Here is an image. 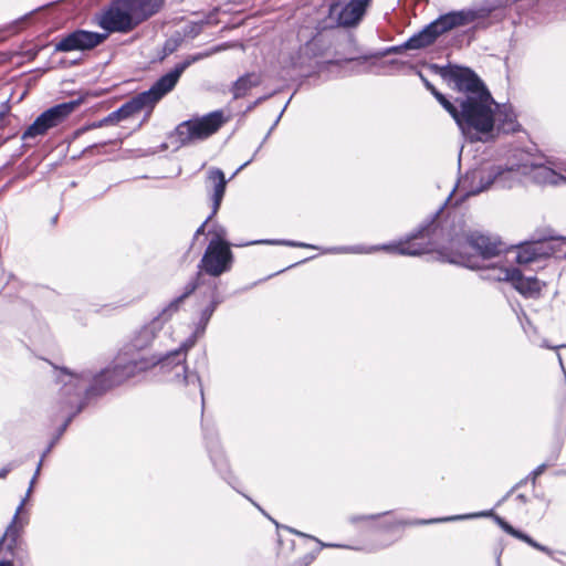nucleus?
I'll return each instance as SVG.
<instances>
[{"instance_id":"obj_46","label":"nucleus","mask_w":566,"mask_h":566,"mask_svg":"<svg viewBox=\"0 0 566 566\" xmlns=\"http://www.w3.org/2000/svg\"><path fill=\"white\" fill-rule=\"evenodd\" d=\"M218 11H219V9H218V8H214V9L209 13V15H208V18H207V23H209V22L212 20V18L218 13Z\"/></svg>"},{"instance_id":"obj_32","label":"nucleus","mask_w":566,"mask_h":566,"mask_svg":"<svg viewBox=\"0 0 566 566\" xmlns=\"http://www.w3.org/2000/svg\"><path fill=\"white\" fill-rule=\"evenodd\" d=\"M548 244L552 248L551 256L566 259V237L552 238L548 240Z\"/></svg>"},{"instance_id":"obj_25","label":"nucleus","mask_w":566,"mask_h":566,"mask_svg":"<svg viewBox=\"0 0 566 566\" xmlns=\"http://www.w3.org/2000/svg\"><path fill=\"white\" fill-rule=\"evenodd\" d=\"M480 270H484L483 279L491 280V281H505L510 282L512 281L514 276V272L516 271V268L514 266H500V265H486L484 263V266Z\"/></svg>"},{"instance_id":"obj_22","label":"nucleus","mask_w":566,"mask_h":566,"mask_svg":"<svg viewBox=\"0 0 566 566\" xmlns=\"http://www.w3.org/2000/svg\"><path fill=\"white\" fill-rule=\"evenodd\" d=\"M511 284L516 291L527 297L537 296L542 290L541 282L536 277H525L518 269L514 272Z\"/></svg>"},{"instance_id":"obj_34","label":"nucleus","mask_w":566,"mask_h":566,"mask_svg":"<svg viewBox=\"0 0 566 566\" xmlns=\"http://www.w3.org/2000/svg\"><path fill=\"white\" fill-rule=\"evenodd\" d=\"M419 75L426 88L430 91V93L434 96L439 104L446 109L447 105L450 103L451 99L446 97L442 93H440L421 73H419Z\"/></svg>"},{"instance_id":"obj_40","label":"nucleus","mask_w":566,"mask_h":566,"mask_svg":"<svg viewBox=\"0 0 566 566\" xmlns=\"http://www.w3.org/2000/svg\"><path fill=\"white\" fill-rule=\"evenodd\" d=\"M17 462H10L0 470V479H4L15 467Z\"/></svg>"},{"instance_id":"obj_13","label":"nucleus","mask_w":566,"mask_h":566,"mask_svg":"<svg viewBox=\"0 0 566 566\" xmlns=\"http://www.w3.org/2000/svg\"><path fill=\"white\" fill-rule=\"evenodd\" d=\"M206 188L211 200V213L195 232V238L205 233L206 226L217 214L226 193L227 179L224 172L216 167L207 171Z\"/></svg>"},{"instance_id":"obj_4","label":"nucleus","mask_w":566,"mask_h":566,"mask_svg":"<svg viewBox=\"0 0 566 566\" xmlns=\"http://www.w3.org/2000/svg\"><path fill=\"white\" fill-rule=\"evenodd\" d=\"M149 370V363L143 360V356L134 357L128 352H123L117 357L115 364L101 373L93 375L90 370H83L80 374L69 371L75 376L76 387L71 392L81 390V396L87 403V400L105 394L107 390L122 385L127 379L135 377L139 373Z\"/></svg>"},{"instance_id":"obj_21","label":"nucleus","mask_w":566,"mask_h":566,"mask_svg":"<svg viewBox=\"0 0 566 566\" xmlns=\"http://www.w3.org/2000/svg\"><path fill=\"white\" fill-rule=\"evenodd\" d=\"M221 303V300L219 297V293H218V286L217 284L214 283L210 290V294H209V303L208 305H206L201 312H200V317H199V321L198 323L196 324V328H195V335L196 336H201L205 334L206 332V328L209 324V321L210 318L212 317L217 306Z\"/></svg>"},{"instance_id":"obj_1","label":"nucleus","mask_w":566,"mask_h":566,"mask_svg":"<svg viewBox=\"0 0 566 566\" xmlns=\"http://www.w3.org/2000/svg\"><path fill=\"white\" fill-rule=\"evenodd\" d=\"M379 250L409 256L438 252L444 261L475 270L483 268L484 262L497 256L504 248L495 238L471 230L462 216L450 213L442 206L403 241L374 247L325 248L322 253L368 254Z\"/></svg>"},{"instance_id":"obj_16","label":"nucleus","mask_w":566,"mask_h":566,"mask_svg":"<svg viewBox=\"0 0 566 566\" xmlns=\"http://www.w3.org/2000/svg\"><path fill=\"white\" fill-rule=\"evenodd\" d=\"M491 515H492L491 511H483V512H476V513L452 515V516H447V517H437V518H429V520H416V521L385 520V521L378 523L375 526V528L378 531L389 532L397 527L406 526V525L438 524V523L463 521V520H471V518H478V517H488Z\"/></svg>"},{"instance_id":"obj_52","label":"nucleus","mask_w":566,"mask_h":566,"mask_svg":"<svg viewBox=\"0 0 566 566\" xmlns=\"http://www.w3.org/2000/svg\"><path fill=\"white\" fill-rule=\"evenodd\" d=\"M495 522L497 523V525L501 527L503 525V523L505 522V520H503L502 517L500 516H495Z\"/></svg>"},{"instance_id":"obj_61","label":"nucleus","mask_w":566,"mask_h":566,"mask_svg":"<svg viewBox=\"0 0 566 566\" xmlns=\"http://www.w3.org/2000/svg\"><path fill=\"white\" fill-rule=\"evenodd\" d=\"M261 149V146H258V148L255 149V154L259 153Z\"/></svg>"},{"instance_id":"obj_18","label":"nucleus","mask_w":566,"mask_h":566,"mask_svg":"<svg viewBox=\"0 0 566 566\" xmlns=\"http://www.w3.org/2000/svg\"><path fill=\"white\" fill-rule=\"evenodd\" d=\"M514 253V260L518 264H527L539 259L551 256L552 248L548 244V240H537L532 242L521 243L516 250L510 251Z\"/></svg>"},{"instance_id":"obj_31","label":"nucleus","mask_w":566,"mask_h":566,"mask_svg":"<svg viewBox=\"0 0 566 566\" xmlns=\"http://www.w3.org/2000/svg\"><path fill=\"white\" fill-rule=\"evenodd\" d=\"M249 244H274V245H286L292 248H303V249H312L317 250L319 249L317 245L300 242V241H292V240H258L252 241L249 243H244V245ZM239 247H243V244H238Z\"/></svg>"},{"instance_id":"obj_33","label":"nucleus","mask_w":566,"mask_h":566,"mask_svg":"<svg viewBox=\"0 0 566 566\" xmlns=\"http://www.w3.org/2000/svg\"><path fill=\"white\" fill-rule=\"evenodd\" d=\"M209 234L212 235L210 241H217L222 244V247H230V243L227 241V230L224 227L220 224H213L211 229H209Z\"/></svg>"},{"instance_id":"obj_30","label":"nucleus","mask_w":566,"mask_h":566,"mask_svg":"<svg viewBox=\"0 0 566 566\" xmlns=\"http://www.w3.org/2000/svg\"><path fill=\"white\" fill-rule=\"evenodd\" d=\"M501 528L506 532L507 534L512 535L513 537L515 538H518L523 542H525L526 544H528L530 546H532L533 548L537 549V551H541L549 556L553 555V551L547 547V546H544L539 543H537L536 541H534L531 536H528L527 534L514 528L511 524H509L506 521L503 523V525L501 526Z\"/></svg>"},{"instance_id":"obj_26","label":"nucleus","mask_w":566,"mask_h":566,"mask_svg":"<svg viewBox=\"0 0 566 566\" xmlns=\"http://www.w3.org/2000/svg\"><path fill=\"white\" fill-rule=\"evenodd\" d=\"M328 49V44L319 34L314 35L310 41L301 46L300 53L308 59L323 56Z\"/></svg>"},{"instance_id":"obj_27","label":"nucleus","mask_w":566,"mask_h":566,"mask_svg":"<svg viewBox=\"0 0 566 566\" xmlns=\"http://www.w3.org/2000/svg\"><path fill=\"white\" fill-rule=\"evenodd\" d=\"M208 451L216 469L220 472L223 479H227V474L229 473V465L222 451L219 448L217 440L211 439L208 441Z\"/></svg>"},{"instance_id":"obj_12","label":"nucleus","mask_w":566,"mask_h":566,"mask_svg":"<svg viewBox=\"0 0 566 566\" xmlns=\"http://www.w3.org/2000/svg\"><path fill=\"white\" fill-rule=\"evenodd\" d=\"M233 264V253L230 247H222L217 241H209L206 251L198 264L200 277L206 273L212 277H218L231 270Z\"/></svg>"},{"instance_id":"obj_56","label":"nucleus","mask_w":566,"mask_h":566,"mask_svg":"<svg viewBox=\"0 0 566 566\" xmlns=\"http://www.w3.org/2000/svg\"><path fill=\"white\" fill-rule=\"evenodd\" d=\"M289 531L292 532V533H295L297 535H301V536H306L305 534H303V533H301L298 531L292 530V528H289Z\"/></svg>"},{"instance_id":"obj_23","label":"nucleus","mask_w":566,"mask_h":566,"mask_svg":"<svg viewBox=\"0 0 566 566\" xmlns=\"http://www.w3.org/2000/svg\"><path fill=\"white\" fill-rule=\"evenodd\" d=\"M25 503H27V499H22L15 510V513L13 515L11 523L7 527L4 535L0 541L1 543L4 541H8L10 548L17 544V541L20 537L21 531L28 523V520L20 517V514H21Z\"/></svg>"},{"instance_id":"obj_5","label":"nucleus","mask_w":566,"mask_h":566,"mask_svg":"<svg viewBox=\"0 0 566 566\" xmlns=\"http://www.w3.org/2000/svg\"><path fill=\"white\" fill-rule=\"evenodd\" d=\"M224 49L223 45L212 48L209 52L189 56L185 61L175 65L172 70L160 76L149 90L138 93L118 109L114 111L118 120L126 119L144 109L150 112L155 105L178 83L181 74L193 63L202 57L218 53Z\"/></svg>"},{"instance_id":"obj_51","label":"nucleus","mask_w":566,"mask_h":566,"mask_svg":"<svg viewBox=\"0 0 566 566\" xmlns=\"http://www.w3.org/2000/svg\"><path fill=\"white\" fill-rule=\"evenodd\" d=\"M32 492H33V488H31V484H29L25 496L23 499L28 500L30 497V495L32 494Z\"/></svg>"},{"instance_id":"obj_64","label":"nucleus","mask_w":566,"mask_h":566,"mask_svg":"<svg viewBox=\"0 0 566 566\" xmlns=\"http://www.w3.org/2000/svg\"><path fill=\"white\" fill-rule=\"evenodd\" d=\"M274 126L275 125L271 126V129H269V133H272V129H274Z\"/></svg>"},{"instance_id":"obj_10","label":"nucleus","mask_w":566,"mask_h":566,"mask_svg":"<svg viewBox=\"0 0 566 566\" xmlns=\"http://www.w3.org/2000/svg\"><path fill=\"white\" fill-rule=\"evenodd\" d=\"M227 122L222 111H213L205 116L195 117L180 123L171 138L178 146H186L198 140H203L213 135Z\"/></svg>"},{"instance_id":"obj_17","label":"nucleus","mask_w":566,"mask_h":566,"mask_svg":"<svg viewBox=\"0 0 566 566\" xmlns=\"http://www.w3.org/2000/svg\"><path fill=\"white\" fill-rule=\"evenodd\" d=\"M497 172L492 171V166L481 167L469 171L463 180L465 197L475 196L494 186Z\"/></svg>"},{"instance_id":"obj_20","label":"nucleus","mask_w":566,"mask_h":566,"mask_svg":"<svg viewBox=\"0 0 566 566\" xmlns=\"http://www.w3.org/2000/svg\"><path fill=\"white\" fill-rule=\"evenodd\" d=\"M199 285L200 273H197L196 276L185 285L182 293L171 300L155 318H161L163 325L165 326L170 318L179 312L185 301L198 289Z\"/></svg>"},{"instance_id":"obj_35","label":"nucleus","mask_w":566,"mask_h":566,"mask_svg":"<svg viewBox=\"0 0 566 566\" xmlns=\"http://www.w3.org/2000/svg\"><path fill=\"white\" fill-rule=\"evenodd\" d=\"M389 514V512H384V513H378V514H370V515H352L349 516V522L352 524H356L360 521H374V520H378L385 515Z\"/></svg>"},{"instance_id":"obj_7","label":"nucleus","mask_w":566,"mask_h":566,"mask_svg":"<svg viewBox=\"0 0 566 566\" xmlns=\"http://www.w3.org/2000/svg\"><path fill=\"white\" fill-rule=\"evenodd\" d=\"M490 10L480 9H463L460 11H451L440 15L438 19L426 25L421 31L410 36L405 46L409 50L424 49L438 39L439 35L447 33L458 27L468 25L479 19H484L489 15Z\"/></svg>"},{"instance_id":"obj_19","label":"nucleus","mask_w":566,"mask_h":566,"mask_svg":"<svg viewBox=\"0 0 566 566\" xmlns=\"http://www.w3.org/2000/svg\"><path fill=\"white\" fill-rule=\"evenodd\" d=\"M136 27L146 21L163 7V0H120Z\"/></svg>"},{"instance_id":"obj_43","label":"nucleus","mask_w":566,"mask_h":566,"mask_svg":"<svg viewBox=\"0 0 566 566\" xmlns=\"http://www.w3.org/2000/svg\"><path fill=\"white\" fill-rule=\"evenodd\" d=\"M45 457H43V454L41 455V459L36 465V469H35V476H39L40 475V472H41V468L43 465V460H44Z\"/></svg>"},{"instance_id":"obj_63","label":"nucleus","mask_w":566,"mask_h":566,"mask_svg":"<svg viewBox=\"0 0 566 566\" xmlns=\"http://www.w3.org/2000/svg\"><path fill=\"white\" fill-rule=\"evenodd\" d=\"M261 149V146H258V148L255 149V154L259 153Z\"/></svg>"},{"instance_id":"obj_45","label":"nucleus","mask_w":566,"mask_h":566,"mask_svg":"<svg viewBox=\"0 0 566 566\" xmlns=\"http://www.w3.org/2000/svg\"><path fill=\"white\" fill-rule=\"evenodd\" d=\"M105 125H108V122H105V117L103 119H101L99 122L97 123H94L92 125L93 128H98V127H102V126H105Z\"/></svg>"},{"instance_id":"obj_58","label":"nucleus","mask_w":566,"mask_h":566,"mask_svg":"<svg viewBox=\"0 0 566 566\" xmlns=\"http://www.w3.org/2000/svg\"><path fill=\"white\" fill-rule=\"evenodd\" d=\"M517 486H513L512 490L509 492L510 494L516 490Z\"/></svg>"},{"instance_id":"obj_15","label":"nucleus","mask_w":566,"mask_h":566,"mask_svg":"<svg viewBox=\"0 0 566 566\" xmlns=\"http://www.w3.org/2000/svg\"><path fill=\"white\" fill-rule=\"evenodd\" d=\"M161 334H168V331H165V326L163 325V319L153 318L135 333L125 352H128V354L133 356V352H140L150 347L160 338Z\"/></svg>"},{"instance_id":"obj_3","label":"nucleus","mask_w":566,"mask_h":566,"mask_svg":"<svg viewBox=\"0 0 566 566\" xmlns=\"http://www.w3.org/2000/svg\"><path fill=\"white\" fill-rule=\"evenodd\" d=\"M97 24L107 33H98L77 29L63 35L55 44V52L87 51L102 44L108 33H128L136 28L120 0H113L97 17Z\"/></svg>"},{"instance_id":"obj_9","label":"nucleus","mask_w":566,"mask_h":566,"mask_svg":"<svg viewBox=\"0 0 566 566\" xmlns=\"http://www.w3.org/2000/svg\"><path fill=\"white\" fill-rule=\"evenodd\" d=\"M492 171L497 172L494 178V187L510 189L521 181L523 176H532L534 180L543 184H557L559 180L566 181V174L558 175L553 169L536 164H513L511 167L492 165Z\"/></svg>"},{"instance_id":"obj_11","label":"nucleus","mask_w":566,"mask_h":566,"mask_svg":"<svg viewBox=\"0 0 566 566\" xmlns=\"http://www.w3.org/2000/svg\"><path fill=\"white\" fill-rule=\"evenodd\" d=\"M81 104L80 99L64 102L50 107L41 113L35 120L24 130L21 139L25 143L43 136L49 129L62 124Z\"/></svg>"},{"instance_id":"obj_48","label":"nucleus","mask_w":566,"mask_h":566,"mask_svg":"<svg viewBox=\"0 0 566 566\" xmlns=\"http://www.w3.org/2000/svg\"><path fill=\"white\" fill-rule=\"evenodd\" d=\"M565 345H560V346H551L546 340L543 342L542 344V347H545V348H554V349H558L560 347H564Z\"/></svg>"},{"instance_id":"obj_24","label":"nucleus","mask_w":566,"mask_h":566,"mask_svg":"<svg viewBox=\"0 0 566 566\" xmlns=\"http://www.w3.org/2000/svg\"><path fill=\"white\" fill-rule=\"evenodd\" d=\"M262 77L259 73L251 72L240 76L231 87V92L233 94V98H242L244 97L249 91L253 87H256L261 84Z\"/></svg>"},{"instance_id":"obj_55","label":"nucleus","mask_w":566,"mask_h":566,"mask_svg":"<svg viewBox=\"0 0 566 566\" xmlns=\"http://www.w3.org/2000/svg\"><path fill=\"white\" fill-rule=\"evenodd\" d=\"M287 104H289V102L285 104V106H284L283 111H282V112H281V114L277 116V118H276V120H275L274 125H276V124H277V122L281 119V116H282L283 112L285 111V108H286Z\"/></svg>"},{"instance_id":"obj_36","label":"nucleus","mask_w":566,"mask_h":566,"mask_svg":"<svg viewBox=\"0 0 566 566\" xmlns=\"http://www.w3.org/2000/svg\"><path fill=\"white\" fill-rule=\"evenodd\" d=\"M316 558L315 553H310L303 556L300 560L295 563V566H308Z\"/></svg>"},{"instance_id":"obj_50","label":"nucleus","mask_w":566,"mask_h":566,"mask_svg":"<svg viewBox=\"0 0 566 566\" xmlns=\"http://www.w3.org/2000/svg\"><path fill=\"white\" fill-rule=\"evenodd\" d=\"M32 492H33V488H31V484H29L25 496L23 499L28 500L30 497V495L32 494Z\"/></svg>"},{"instance_id":"obj_29","label":"nucleus","mask_w":566,"mask_h":566,"mask_svg":"<svg viewBox=\"0 0 566 566\" xmlns=\"http://www.w3.org/2000/svg\"><path fill=\"white\" fill-rule=\"evenodd\" d=\"M501 528L506 532L507 534L512 535L513 537L515 538H518L523 542H525L526 544H528L530 546H532L533 548L537 549V551H541L549 556L553 555V551L547 547V546H544L539 543H537L536 541H534L531 536H528L527 534L514 528L511 524H509L506 521L503 523V525L501 526Z\"/></svg>"},{"instance_id":"obj_49","label":"nucleus","mask_w":566,"mask_h":566,"mask_svg":"<svg viewBox=\"0 0 566 566\" xmlns=\"http://www.w3.org/2000/svg\"><path fill=\"white\" fill-rule=\"evenodd\" d=\"M318 544L321 545V547H340L339 545H335V544H325L321 541H318Z\"/></svg>"},{"instance_id":"obj_60","label":"nucleus","mask_w":566,"mask_h":566,"mask_svg":"<svg viewBox=\"0 0 566 566\" xmlns=\"http://www.w3.org/2000/svg\"><path fill=\"white\" fill-rule=\"evenodd\" d=\"M496 563H497V566H501L500 557H497Z\"/></svg>"},{"instance_id":"obj_38","label":"nucleus","mask_w":566,"mask_h":566,"mask_svg":"<svg viewBox=\"0 0 566 566\" xmlns=\"http://www.w3.org/2000/svg\"><path fill=\"white\" fill-rule=\"evenodd\" d=\"M407 50H409V49L405 46V42H403L400 45H394V46L388 48L386 50L385 54H400Z\"/></svg>"},{"instance_id":"obj_2","label":"nucleus","mask_w":566,"mask_h":566,"mask_svg":"<svg viewBox=\"0 0 566 566\" xmlns=\"http://www.w3.org/2000/svg\"><path fill=\"white\" fill-rule=\"evenodd\" d=\"M447 76L453 83L455 96L446 111L465 139L488 142L493 137L499 107L489 88L473 70L465 66L450 65Z\"/></svg>"},{"instance_id":"obj_8","label":"nucleus","mask_w":566,"mask_h":566,"mask_svg":"<svg viewBox=\"0 0 566 566\" xmlns=\"http://www.w3.org/2000/svg\"><path fill=\"white\" fill-rule=\"evenodd\" d=\"M55 373V380L56 384L60 385V388L54 398L53 409L56 415L65 413L66 418L43 451V457H46L51 452L74 417L85 408V401L81 396V390L71 392V389L77 386V384H75L77 378L73 376L67 368L56 369Z\"/></svg>"},{"instance_id":"obj_6","label":"nucleus","mask_w":566,"mask_h":566,"mask_svg":"<svg viewBox=\"0 0 566 566\" xmlns=\"http://www.w3.org/2000/svg\"><path fill=\"white\" fill-rule=\"evenodd\" d=\"M193 342H185L177 349L166 355L143 356V360L149 363V369L161 377L164 381L176 385L192 386L203 396L200 379L196 373H189L186 366L187 350Z\"/></svg>"},{"instance_id":"obj_54","label":"nucleus","mask_w":566,"mask_h":566,"mask_svg":"<svg viewBox=\"0 0 566 566\" xmlns=\"http://www.w3.org/2000/svg\"><path fill=\"white\" fill-rule=\"evenodd\" d=\"M36 479H38V476H35V473H34L32 479H31V481H30L31 488H34V485L36 483Z\"/></svg>"},{"instance_id":"obj_44","label":"nucleus","mask_w":566,"mask_h":566,"mask_svg":"<svg viewBox=\"0 0 566 566\" xmlns=\"http://www.w3.org/2000/svg\"><path fill=\"white\" fill-rule=\"evenodd\" d=\"M45 457H43V454L41 455V459L36 465V469H35V476H39L40 475V472H41V468L43 465V460H44Z\"/></svg>"},{"instance_id":"obj_62","label":"nucleus","mask_w":566,"mask_h":566,"mask_svg":"<svg viewBox=\"0 0 566 566\" xmlns=\"http://www.w3.org/2000/svg\"><path fill=\"white\" fill-rule=\"evenodd\" d=\"M261 149V146H258V148L255 149V154L259 153Z\"/></svg>"},{"instance_id":"obj_57","label":"nucleus","mask_w":566,"mask_h":566,"mask_svg":"<svg viewBox=\"0 0 566 566\" xmlns=\"http://www.w3.org/2000/svg\"><path fill=\"white\" fill-rule=\"evenodd\" d=\"M510 495V493H507L505 496H503V499L501 500V502L505 501L507 499V496Z\"/></svg>"},{"instance_id":"obj_47","label":"nucleus","mask_w":566,"mask_h":566,"mask_svg":"<svg viewBox=\"0 0 566 566\" xmlns=\"http://www.w3.org/2000/svg\"><path fill=\"white\" fill-rule=\"evenodd\" d=\"M253 156H255V154H254ZM253 158H254V157H252L251 159H249L248 161H245L244 164H242V165L237 169V171L234 172V175H235V174H238L239 171H241L243 168H245V167H247V166H248V165L253 160Z\"/></svg>"},{"instance_id":"obj_59","label":"nucleus","mask_w":566,"mask_h":566,"mask_svg":"<svg viewBox=\"0 0 566 566\" xmlns=\"http://www.w3.org/2000/svg\"><path fill=\"white\" fill-rule=\"evenodd\" d=\"M517 486H513L512 490L509 492L510 494L516 490Z\"/></svg>"},{"instance_id":"obj_42","label":"nucleus","mask_w":566,"mask_h":566,"mask_svg":"<svg viewBox=\"0 0 566 566\" xmlns=\"http://www.w3.org/2000/svg\"><path fill=\"white\" fill-rule=\"evenodd\" d=\"M515 501L518 503V504H526L527 502V497L524 495V494H518L516 497H515Z\"/></svg>"},{"instance_id":"obj_28","label":"nucleus","mask_w":566,"mask_h":566,"mask_svg":"<svg viewBox=\"0 0 566 566\" xmlns=\"http://www.w3.org/2000/svg\"><path fill=\"white\" fill-rule=\"evenodd\" d=\"M501 528L506 532L507 534L512 535L513 537L515 538H518L523 542H525L526 544H528L530 546H532L533 548L537 549V551H541L549 556L553 555V551L547 547V546H544L539 543H537L536 541H534L531 536H528L527 534L514 528L511 524H509L506 521L503 523V525L501 526Z\"/></svg>"},{"instance_id":"obj_53","label":"nucleus","mask_w":566,"mask_h":566,"mask_svg":"<svg viewBox=\"0 0 566 566\" xmlns=\"http://www.w3.org/2000/svg\"><path fill=\"white\" fill-rule=\"evenodd\" d=\"M0 566H13V564L10 560H1Z\"/></svg>"},{"instance_id":"obj_39","label":"nucleus","mask_w":566,"mask_h":566,"mask_svg":"<svg viewBox=\"0 0 566 566\" xmlns=\"http://www.w3.org/2000/svg\"><path fill=\"white\" fill-rule=\"evenodd\" d=\"M547 465H548L547 463H542L531 473L533 483H535L537 476H539L541 474H543L545 472Z\"/></svg>"},{"instance_id":"obj_14","label":"nucleus","mask_w":566,"mask_h":566,"mask_svg":"<svg viewBox=\"0 0 566 566\" xmlns=\"http://www.w3.org/2000/svg\"><path fill=\"white\" fill-rule=\"evenodd\" d=\"M371 0H349L343 4L339 2L329 6V18L335 20L338 27L350 28L357 25L366 13Z\"/></svg>"},{"instance_id":"obj_41","label":"nucleus","mask_w":566,"mask_h":566,"mask_svg":"<svg viewBox=\"0 0 566 566\" xmlns=\"http://www.w3.org/2000/svg\"><path fill=\"white\" fill-rule=\"evenodd\" d=\"M105 122H108V124H116L118 123V117L116 116L115 112H112L105 117Z\"/></svg>"},{"instance_id":"obj_37","label":"nucleus","mask_w":566,"mask_h":566,"mask_svg":"<svg viewBox=\"0 0 566 566\" xmlns=\"http://www.w3.org/2000/svg\"><path fill=\"white\" fill-rule=\"evenodd\" d=\"M504 116H505L504 122H505V124L507 126L504 129H506V130H515L516 122L514 119L513 113L505 112Z\"/></svg>"}]
</instances>
